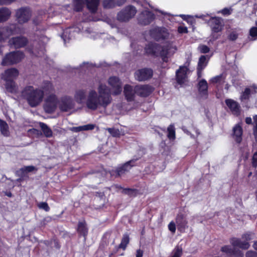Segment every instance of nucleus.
Listing matches in <instances>:
<instances>
[{
    "instance_id": "1",
    "label": "nucleus",
    "mask_w": 257,
    "mask_h": 257,
    "mask_svg": "<svg viewBox=\"0 0 257 257\" xmlns=\"http://www.w3.org/2000/svg\"><path fill=\"white\" fill-rule=\"evenodd\" d=\"M98 95L94 90L89 91L86 100L87 107L91 110H96L99 106L106 108L111 101L110 89L102 83L98 87Z\"/></svg>"
},
{
    "instance_id": "2",
    "label": "nucleus",
    "mask_w": 257,
    "mask_h": 257,
    "mask_svg": "<svg viewBox=\"0 0 257 257\" xmlns=\"http://www.w3.org/2000/svg\"><path fill=\"white\" fill-rule=\"evenodd\" d=\"M176 46L172 42L166 43L162 47L154 43H149L146 45L145 51L151 55H160L164 62H167L168 57L173 55L176 51Z\"/></svg>"
},
{
    "instance_id": "3",
    "label": "nucleus",
    "mask_w": 257,
    "mask_h": 257,
    "mask_svg": "<svg viewBox=\"0 0 257 257\" xmlns=\"http://www.w3.org/2000/svg\"><path fill=\"white\" fill-rule=\"evenodd\" d=\"M44 95L43 90L32 86H26L22 91V96L32 107L37 106L42 101Z\"/></svg>"
},
{
    "instance_id": "4",
    "label": "nucleus",
    "mask_w": 257,
    "mask_h": 257,
    "mask_svg": "<svg viewBox=\"0 0 257 257\" xmlns=\"http://www.w3.org/2000/svg\"><path fill=\"white\" fill-rule=\"evenodd\" d=\"M86 24L84 22H82L76 25L66 28L61 36L64 43H66L70 40L72 39L75 37L76 34L79 33L81 30H83L84 27L83 25Z\"/></svg>"
},
{
    "instance_id": "5",
    "label": "nucleus",
    "mask_w": 257,
    "mask_h": 257,
    "mask_svg": "<svg viewBox=\"0 0 257 257\" xmlns=\"http://www.w3.org/2000/svg\"><path fill=\"white\" fill-rule=\"evenodd\" d=\"M254 234L252 232H247L242 235V238L245 241H241L240 239L233 237L230 239V242L234 247H238L240 248L246 249L249 248V244L248 241L253 239Z\"/></svg>"
},
{
    "instance_id": "6",
    "label": "nucleus",
    "mask_w": 257,
    "mask_h": 257,
    "mask_svg": "<svg viewBox=\"0 0 257 257\" xmlns=\"http://www.w3.org/2000/svg\"><path fill=\"white\" fill-rule=\"evenodd\" d=\"M24 57V54L22 51H16L7 54L3 58L2 65H10L19 62Z\"/></svg>"
},
{
    "instance_id": "7",
    "label": "nucleus",
    "mask_w": 257,
    "mask_h": 257,
    "mask_svg": "<svg viewBox=\"0 0 257 257\" xmlns=\"http://www.w3.org/2000/svg\"><path fill=\"white\" fill-rule=\"evenodd\" d=\"M136 13L137 10L136 8L130 5L125 7L117 14V19L121 22H127L133 18L136 14Z\"/></svg>"
},
{
    "instance_id": "8",
    "label": "nucleus",
    "mask_w": 257,
    "mask_h": 257,
    "mask_svg": "<svg viewBox=\"0 0 257 257\" xmlns=\"http://www.w3.org/2000/svg\"><path fill=\"white\" fill-rule=\"evenodd\" d=\"M32 16V12L28 7H23L17 10L16 18L19 24L27 23Z\"/></svg>"
},
{
    "instance_id": "9",
    "label": "nucleus",
    "mask_w": 257,
    "mask_h": 257,
    "mask_svg": "<svg viewBox=\"0 0 257 257\" xmlns=\"http://www.w3.org/2000/svg\"><path fill=\"white\" fill-rule=\"evenodd\" d=\"M59 103L57 97L55 94H51L46 99L44 104V109L47 113L53 112Z\"/></svg>"
},
{
    "instance_id": "10",
    "label": "nucleus",
    "mask_w": 257,
    "mask_h": 257,
    "mask_svg": "<svg viewBox=\"0 0 257 257\" xmlns=\"http://www.w3.org/2000/svg\"><path fill=\"white\" fill-rule=\"evenodd\" d=\"M212 33L221 32L224 27L223 20L219 17H211L207 21Z\"/></svg>"
},
{
    "instance_id": "11",
    "label": "nucleus",
    "mask_w": 257,
    "mask_h": 257,
    "mask_svg": "<svg viewBox=\"0 0 257 257\" xmlns=\"http://www.w3.org/2000/svg\"><path fill=\"white\" fill-rule=\"evenodd\" d=\"M58 105L62 111L67 112L74 108V102L70 96H64L59 101Z\"/></svg>"
},
{
    "instance_id": "12",
    "label": "nucleus",
    "mask_w": 257,
    "mask_h": 257,
    "mask_svg": "<svg viewBox=\"0 0 257 257\" xmlns=\"http://www.w3.org/2000/svg\"><path fill=\"white\" fill-rule=\"evenodd\" d=\"M155 16L148 10L143 11L138 17V21L142 25H148L151 23L155 19Z\"/></svg>"
},
{
    "instance_id": "13",
    "label": "nucleus",
    "mask_w": 257,
    "mask_h": 257,
    "mask_svg": "<svg viewBox=\"0 0 257 257\" xmlns=\"http://www.w3.org/2000/svg\"><path fill=\"white\" fill-rule=\"evenodd\" d=\"M28 39L24 36H18L11 38L9 44L15 48H20L25 47L28 43Z\"/></svg>"
},
{
    "instance_id": "14",
    "label": "nucleus",
    "mask_w": 257,
    "mask_h": 257,
    "mask_svg": "<svg viewBox=\"0 0 257 257\" xmlns=\"http://www.w3.org/2000/svg\"><path fill=\"white\" fill-rule=\"evenodd\" d=\"M225 103L230 111L235 116H238L240 114V106L238 102L231 99H226Z\"/></svg>"
},
{
    "instance_id": "15",
    "label": "nucleus",
    "mask_w": 257,
    "mask_h": 257,
    "mask_svg": "<svg viewBox=\"0 0 257 257\" xmlns=\"http://www.w3.org/2000/svg\"><path fill=\"white\" fill-rule=\"evenodd\" d=\"M153 70L150 68H143L137 71L135 73L136 78L140 81H145L153 76Z\"/></svg>"
},
{
    "instance_id": "16",
    "label": "nucleus",
    "mask_w": 257,
    "mask_h": 257,
    "mask_svg": "<svg viewBox=\"0 0 257 257\" xmlns=\"http://www.w3.org/2000/svg\"><path fill=\"white\" fill-rule=\"evenodd\" d=\"M108 83L111 87L112 93L114 95L119 94L121 91V83L119 79L115 76L110 77Z\"/></svg>"
},
{
    "instance_id": "17",
    "label": "nucleus",
    "mask_w": 257,
    "mask_h": 257,
    "mask_svg": "<svg viewBox=\"0 0 257 257\" xmlns=\"http://www.w3.org/2000/svg\"><path fill=\"white\" fill-rule=\"evenodd\" d=\"M189 69L186 66H180L179 70L176 71V80L179 84H182L187 80V76Z\"/></svg>"
},
{
    "instance_id": "18",
    "label": "nucleus",
    "mask_w": 257,
    "mask_h": 257,
    "mask_svg": "<svg viewBox=\"0 0 257 257\" xmlns=\"http://www.w3.org/2000/svg\"><path fill=\"white\" fill-rule=\"evenodd\" d=\"M137 159H132L120 167H118L116 170V175L120 176L126 172L129 171L132 167L136 165V161Z\"/></svg>"
},
{
    "instance_id": "19",
    "label": "nucleus",
    "mask_w": 257,
    "mask_h": 257,
    "mask_svg": "<svg viewBox=\"0 0 257 257\" xmlns=\"http://www.w3.org/2000/svg\"><path fill=\"white\" fill-rule=\"evenodd\" d=\"M43 44L40 45L39 48H36L35 49L33 48H28V51L32 54L37 56V57H42L44 56L45 54V48H44V43H46L48 41V39L46 37L43 36L42 37V40Z\"/></svg>"
},
{
    "instance_id": "20",
    "label": "nucleus",
    "mask_w": 257,
    "mask_h": 257,
    "mask_svg": "<svg viewBox=\"0 0 257 257\" xmlns=\"http://www.w3.org/2000/svg\"><path fill=\"white\" fill-rule=\"evenodd\" d=\"M135 90L138 95L142 97H146L152 92L153 88L147 85H138L135 86Z\"/></svg>"
},
{
    "instance_id": "21",
    "label": "nucleus",
    "mask_w": 257,
    "mask_h": 257,
    "mask_svg": "<svg viewBox=\"0 0 257 257\" xmlns=\"http://www.w3.org/2000/svg\"><path fill=\"white\" fill-rule=\"evenodd\" d=\"M19 75V71L16 68L7 69L2 74V78L5 81L14 80Z\"/></svg>"
},
{
    "instance_id": "22",
    "label": "nucleus",
    "mask_w": 257,
    "mask_h": 257,
    "mask_svg": "<svg viewBox=\"0 0 257 257\" xmlns=\"http://www.w3.org/2000/svg\"><path fill=\"white\" fill-rule=\"evenodd\" d=\"M176 222L178 229L181 231H184L188 228V221L184 215L182 213H179L176 218Z\"/></svg>"
},
{
    "instance_id": "23",
    "label": "nucleus",
    "mask_w": 257,
    "mask_h": 257,
    "mask_svg": "<svg viewBox=\"0 0 257 257\" xmlns=\"http://www.w3.org/2000/svg\"><path fill=\"white\" fill-rule=\"evenodd\" d=\"M257 93V86L253 85L250 88H246L242 92L240 96V100L244 103L246 100L249 98L251 93Z\"/></svg>"
},
{
    "instance_id": "24",
    "label": "nucleus",
    "mask_w": 257,
    "mask_h": 257,
    "mask_svg": "<svg viewBox=\"0 0 257 257\" xmlns=\"http://www.w3.org/2000/svg\"><path fill=\"white\" fill-rule=\"evenodd\" d=\"M8 26L11 36L13 35L24 34L25 33V29L23 26H19L17 24H11Z\"/></svg>"
},
{
    "instance_id": "25",
    "label": "nucleus",
    "mask_w": 257,
    "mask_h": 257,
    "mask_svg": "<svg viewBox=\"0 0 257 257\" xmlns=\"http://www.w3.org/2000/svg\"><path fill=\"white\" fill-rule=\"evenodd\" d=\"M198 88L200 95L206 98L208 95V83L205 79H201L198 82Z\"/></svg>"
},
{
    "instance_id": "26",
    "label": "nucleus",
    "mask_w": 257,
    "mask_h": 257,
    "mask_svg": "<svg viewBox=\"0 0 257 257\" xmlns=\"http://www.w3.org/2000/svg\"><path fill=\"white\" fill-rule=\"evenodd\" d=\"M242 129L239 124H236L233 128V138L237 143L242 141Z\"/></svg>"
},
{
    "instance_id": "27",
    "label": "nucleus",
    "mask_w": 257,
    "mask_h": 257,
    "mask_svg": "<svg viewBox=\"0 0 257 257\" xmlns=\"http://www.w3.org/2000/svg\"><path fill=\"white\" fill-rule=\"evenodd\" d=\"M166 29L163 27H156L150 30V36L155 39L158 40L162 36V33H165Z\"/></svg>"
},
{
    "instance_id": "28",
    "label": "nucleus",
    "mask_w": 257,
    "mask_h": 257,
    "mask_svg": "<svg viewBox=\"0 0 257 257\" xmlns=\"http://www.w3.org/2000/svg\"><path fill=\"white\" fill-rule=\"evenodd\" d=\"M86 91L84 89H79L76 90L74 98L78 103L81 104L86 100Z\"/></svg>"
},
{
    "instance_id": "29",
    "label": "nucleus",
    "mask_w": 257,
    "mask_h": 257,
    "mask_svg": "<svg viewBox=\"0 0 257 257\" xmlns=\"http://www.w3.org/2000/svg\"><path fill=\"white\" fill-rule=\"evenodd\" d=\"M136 93L135 88L130 85H125L124 87V94L125 98L128 101H131L134 100L135 94Z\"/></svg>"
},
{
    "instance_id": "30",
    "label": "nucleus",
    "mask_w": 257,
    "mask_h": 257,
    "mask_svg": "<svg viewBox=\"0 0 257 257\" xmlns=\"http://www.w3.org/2000/svg\"><path fill=\"white\" fill-rule=\"evenodd\" d=\"M11 15V11L7 8L3 7L0 9V23L7 21Z\"/></svg>"
},
{
    "instance_id": "31",
    "label": "nucleus",
    "mask_w": 257,
    "mask_h": 257,
    "mask_svg": "<svg viewBox=\"0 0 257 257\" xmlns=\"http://www.w3.org/2000/svg\"><path fill=\"white\" fill-rule=\"evenodd\" d=\"M100 0H86L88 9L92 13H94L97 10Z\"/></svg>"
},
{
    "instance_id": "32",
    "label": "nucleus",
    "mask_w": 257,
    "mask_h": 257,
    "mask_svg": "<svg viewBox=\"0 0 257 257\" xmlns=\"http://www.w3.org/2000/svg\"><path fill=\"white\" fill-rule=\"evenodd\" d=\"M11 36L8 26L0 27V42H4Z\"/></svg>"
},
{
    "instance_id": "33",
    "label": "nucleus",
    "mask_w": 257,
    "mask_h": 257,
    "mask_svg": "<svg viewBox=\"0 0 257 257\" xmlns=\"http://www.w3.org/2000/svg\"><path fill=\"white\" fill-rule=\"evenodd\" d=\"M207 63L206 57L204 55L201 56L199 58L197 67V72L199 77L201 76V71L206 67Z\"/></svg>"
},
{
    "instance_id": "34",
    "label": "nucleus",
    "mask_w": 257,
    "mask_h": 257,
    "mask_svg": "<svg viewBox=\"0 0 257 257\" xmlns=\"http://www.w3.org/2000/svg\"><path fill=\"white\" fill-rule=\"evenodd\" d=\"M39 125L45 137L50 138L52 136V131L47 124L43 122H40Z\"/></svg>"
},
{
    "instance_id": "35",
    "label": "nucleus",
    "mask_w": 257,
    "mask_h": 257,
    "mask_svg": "<svg viewBox=\"0 0 257 257\" xmlns=\"http://www.w3.org/2000/svg\"><path fill=\"white\" fill-rule=\"evenodd\" d=\"M78 232L82 235L85 236L87 234V229L85 222H79L77 227Z\"/></svg>"
},
{
    "instance_id": "36",
    "label": "nucleus",
    "mask_w": 257,
    "mask_h": 257,
    "mask_svg": "<svg viewBox=\"0 0 257 257\" xmlns=\"http://www.w3.org/2000/svg\"><path fill=\"white\" fill-rule=\"evenodd\" d=\"M183 248L181 245H177L172 250L171 257H181Z\"/></svg>"
},
{
    "instance_id": "37",
    "label": "nucleus",
    "mask_w": 257,
    "mask_h": 257,
    "mask_svg": "<svg viewBox=\"0 0 257 257\" xmlns=\"http://www.w3.org/2000/svg\"><path fill=\"white\" fill-rule=\"evenodd\" d=\"M129 242L130 237L126 233L123 234L121 243L119 245V247L124 250L126 248V246L128 244Z\"/></svg>"
},
{
    "instance_id": "38",
    "label": "nucleus",
    "mask_w": 257,
    "mask_h": 257,
    "mask_svg": "<svg viewBox=\"0 0 257 257\" xmlns=\"http://www.w3.org/2000/svg\"><path fill=\"white\" fill-rule=\"evenodd\" d=\"M6 88L7 90L12 93L16 91V86L14 80L6 81Z\"/></svg>"
},
{
    "instance_id": "39",
    "label": "nucleus",
    "mask_w": 257,
    "mask_h": 257,
    "mask_svg": "<svg viewBox=\"0 0 257 257\" xmlns=\"http://www.w3.org/2000/svg\"><path fill=\"white\" fill-rule=\"evenodd\" d=\"M0 128L2 134L5 136L9 135V127L8 124L5 121L0 119Z\"/></svg>"
},
{
    "instance_id": "40",
    "label": "nucleus",
    "mask_w": 257,
    "mask_h": 257,
    "mask_svg": "<svg viewBox=\"0 0 257 257\" xmlns=\"http://www.w3.org/2000/svg\"><path fill=\"white\" fill-rule=\"evenodd\" d=\"M168 138L170 140H174L175 139V127L173 124H170L168 128Z\"/></svg>"
},
{
    "instance_id": "41",
    "label": "nucleus",
    "mask_w": 257,
    "mask_h": 257,
    "mask_svg": "<svg viewBox=\"0 0 257 257\" xmlns=\"http://www.w3.org/2000/svg\"><path fill=\"white\" fill-rule=\"evenodd\" d=\"M221 251L225 252L227 255L231 256L235 254L234 249L230 246L225 245L221 247Z\"/></svg>"
},
{
    "instance_id": "42",
    "label": "nucleus",
    "mask_w": 257,
    "mask_h": 257,
    "mask_svg": "<svg viewBox=\"0 0 257 257\" xmlns=\"http://www.w3.org/2000/svg\"><path fill=\"white\" fill-rule=\"evenodd\" d=\"M248 38L250 40L254 41L257 39V27H253L249 30V37Z\"/></svg>"
},
{
    "instance_id": "43",
    "label": "nucleus",
    "mask_w": 257,
    "mask_h": 257,
    "mask_svg": "<svg viewBox=\"0 0 257 257\" xmlns=\"http://www.w3.org/2000/svg\"><path fill=\"white\" fill-rule=\"evenodd\" d=\"M103 5L105 8H112L116 6L115 0H104Z\"/></svg>"
},
{
    "instance_id": "44",
    "label": "nucleus",
    "mask_w": 257,
    "mask_h": 257,
    "mask_svg": "<svg viewBox=\"0 0 257 257\" xmlns=\"http://www.w3.org/2000/svg\"><path fill=\"white\" fill-rule=\"evenodd\" d=\"M43 88L44 91H48L49 92H52L54 90L53 86L52 83L49 81L44 82Z\"/></svg>"
},
{
    "instance_id": "45",
    "label": "nucleus",
    "mask_w": 257,
    "mask_h": 257,
    "mask_svg": "<svg viewBox=\"0 0 257 257\" xmlns=\"http://www.w3.org/2000/svg\"><path fill=\"white\" fill-rule=\"evenodd\" d=\"M74 10L76 11H80L83 7V2L82 0H74Z\"/></svg>"
},
{
    "instance_id": "46",
    "label": "nucleus",
    "mask_w": 257,
    "mask_h": 257,
    "mask_svg": "<svg viewBox=\"0 0 257 257\" xmlns=\"http://www.w3.org/2000/svg\"><path fill=\"white\" fill-rule=\"evenodd\" d=\"M106 130L113 137H118L120 135V133L118 129L115 128H107Z\"/></svg>"
},
{
    "instance_id": "47",
    "label": "nucleus",
    "mask_w": 257,
    "mask_h": 257,
    "mask_svg": "<svg viewBox=\"0 0 257 257\" xmlns=\"http://www.w3.org/2000/svg\"><path fill=\"white\" fill-rule=\"evenodd\" d=\"M238 35L236 31H232L229 34V35L228 36V39L230 41H233L237 39V38H238Z\"/></svg>"
},
{
    "instance_id": "48",
    "label": "nucleus",
    "mask_w": 257,
    "mask_h": 257,
    "mask_svg": "<svg viewBox=\"0 0 257 257\" xmlns=\"http://www.w3.org/2000/svg\"><path fill=\"white\" fill-rule=\"evenodd\" d=\"M168 229L172 234H174L175 233L176 226L175 223L173 221H171L168 224Z\"/></svg>"
},
{
    "instance_id": "49",
    "label": "nucleus",
    "mask_w": 257,
    "mask_h": 257,
    "mask_svg": "<svg viewBox=\"0 0 257 257\" xmlns=\"http://www.w3.org/2000/svg\"><path fill=\"white\" fill-rule=\"evenodd\" d=\"M199 50L202 53H207L209 51V48L204 45H200L198 47Z\"/></svg>"
},
{
    "instance_id": "50",
    "label": "nucleus",
    "mask_w": 257,
    "mask_h": 257,
    "mask_svg": "<svg viewBox=\"0 0 257 257\" xmlns=\"http://www.w3.org/2000/svg\"><path fill=\"white\" fill-rule=\"evenodd\" d=\"M38 207L40 209H44L46 211H48L50 210V207H49L48 204L46 202H41L38 204Z\"/></svg>"
},
{
    "instance_id": "51",
    "label": "nucleus",
    "mask_w": 257,
    "mask_h": 257,
    "mask_svg": "<svg viewBox=\"0 0 257 257\" xmlns=\"http://www.w3.org/2000/svg\"><path fill=\"white\" fill-rule=\"evenodd\" d=\"M82 131H90L92 130L95 127V125L93 124H88L84 125H82Z\"/></svg>"
},
{
    "instance_id": "52",
    "label": "nucleus",
    "mask_w": 257,
    "mask_h": 257,
    "mask_svg": "<svg viewBox=\"0 0 257 257\" xmlns=\"http://www.w3.org/2000/svg\"><path fill=\"white\" fill-rule=\"evenodd\" d=\"M34 169H35V167L34 166H26V167H24V168H22L21 169V171L24 173V172L27 173V172H32L33 170H34Z\"/></svg>"
},
{
    "instance_id": "53",
    "label": "nucleus",
    "mask_w": 257,
    "mask_h": 257,
    "mask_svg": "<svg viewBox=\"0 0 257 257\" xmlns=\"http://www.w3.org/2000/svg\"><path fill=\"white\" fill-rule=\"evenodd\" d=\"M222 79V75H218V76H216L215 77H214L212 78L210 80V81L211 83H217V82H220L221 81Z\"/></svg>"
},
{
    "instance_id": "54",
    "label": "nucleus",
    "mask_w": 257,
    "mask_h": 257,
    "mask_svg": "<svg viewBox=\"0 0 257 257\" xmlns=\"http://www.w3.org/2000/svg\"><path fill=\"white\" fill-rule=\"evenodd\" d=\"M231 10L228 8H224L220 11H218V13H221L224 16H228L231 14Z\"/></svg>"
},
{
    "instance_id": "55",
    "label": "nucleus",
    "mask_w": 257,
    "mask_h": 257,
    "mask_svg": "<svg viewBox=\"0 0 257 257\" xmlns=\"http://www.w3.org/2000/svg\"><path fill=\"white\" fill-rule=\"evenodd\" d=\"M178 32L180 34L187 33L188 29L186 27L180 26L178 28Z\"/></svg>"
},
{
    "instance_id": "56",
    "label": "nucleus",
    "mask_w": 257,
    "mask_h": 257,
    "mask_svg": "<svg viewBox=\"0 0 257 257\" xmlns=\"http://www.w3.org/2000/svg\"><path fill=\"white\" fill-rule=\"evenodd\" d=\"M246 257H257V252L252 250H249L246 252Z\"/></svg>"
},
{
    "instance_id": "57",
    "label": "nucleus",
    "mask_w": 257,
    "mask_h": 257,
    "mask_svg": "<svg viewBox=\"0 0 257 257\" xmlns=\"http://www.w3.org/2000/svg\"><path fill=\"white\" fill-rule=\"evenodd\" d=\"M69 130L75 133H78L82 131L81 126L71 127L69 128Z\"/></svg>"
},
{
    "instance_id": "58",
    "label": "nucleus",
    "mask_w": 257,
    "mask_h": 257,
    "mask_svg": "<svg viewBox=\"0 0 257 257\" xmlns=\"http://www.w3.org/2000/svg\"><path fill=\"white\" fill-rule=\"evenodd\" d=\"M252 163L253 167H256L257 166V152L253 155Z\"/></svg>"
},
{
    "instance_id": "59",
    "label": "nucleus",
    "mask_w": 257,
    "mask_h": 257,
    "mask_svg": "<svg viewBox=\"0 0 257 257\" xmlns=\"http://www.w3.org/2000/svg\"><path fill=\"white\" fill-rule=\"evenodd\" d=\"M16 0H0V5H9Z\"/></svg>"
},
{
    "instance_id": "60",
    "label": "nucleus",
    "mask_w": 257,
    "mask_h": 257,
    "mask_svg": "<svg viewBox=\"0 0 257 257\" xmlns=\"http://www.w3.org/2000/svg\"><path fill=\"white\" fill-rule=\"evenodd\" d=\"M90 64L88 63H83L80 66V69H84L85 68L86 69H88V68L90 67Z\"/></svg>"
},
{
    "instance_id": "61",
    "label": "nucleus",
    "mask_w": 257,
    "mask_h": 257,
    "mask_svg": "<svg viewBox=\"0 0 257 257\" xmlns=\"http://www.w3.org/2000/svg\"><path fill=\"white\" fill-rule=\"evenodd\" d=\"M143 251L141 249H138L136 252V257H143Z\"/></svg>"
},
{
    "instance_id": "62",
    "label": "nucleus",
    "mask_w": 257,
    "mask_h": 257,
    "mask_svg": "<svg viewBox=\"0 0 257 257\" xmlns=\"http://www.w3.org/2000/svg\"><path fill=\"white\" fill-rule=\"evenodd\" d=\"M116 1V6H120L123 5L126 0H115Z\"/></svg>"
},
{
    "instance_id": "63",
    "label": "nucleus",
    "mask_w": 257,
    "mask_h": 257,
    "mask_svg": "<svg viewBox=\"0 0 257 257\" xmlns=\"http://www.w3.org/2000/svg\"><path fill=\"white\" fill-rule=\"evenodd\" d=\"M253 135L255 140L257 141V125L253 126Z\"/></svg>"
},
{
    "instance_id": "64",
    "label": "nucleus",
    "mask_w": 257,
    "mask_h": 257,
    "mask_svg": "<svg viewBox=\"0 0 257 257\" xmlns=\"http://www.w3.org/2000/svg\"><path fill=\"white\" fill-rule=\"evenodd\" d=\"M245 122L248 124H250L252 123V119L250 117H247L245 118Z\"/></svg>"
}]
</instances>
